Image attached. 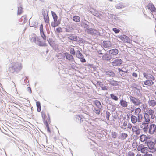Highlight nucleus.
Here are the masks:
<instances>
[{"label": "nucleus", "instance_id": "aec40b11", "mask_svg": "<svg viewBox=\"0 0 156 156\" xmlns=\"http://www.w3.org/2000/svg\"><path fill=\"white\" fill-rule=\"evenodd\" d=\"M83 116L82 115H76L75 117V119L76 120V121L77 122H81V121H83V120H82L83 119Z\"/></svg>", "mask_w": 156, "mask_h": 156}, {"label": "nucleus", "instance_id": "39448f33", "mask_svg": "<svg viewBox=\"0 0 156 156\" xmlns=\"http://www.w3.org/2000/svg\"><path fill=\"white\" fill-rule=\"evenodd\" d=\"M113 58L112 56L109 54L108 52L107 51L106 53L104 55L102 56V58L103 60L105 61H109Z\"/></svg>", "mask_w": 156, "mask_h": 156}, {"label": "nucleus", "instance_id": "ddd939ff", "mask_svg": "<svg viewBox=\"0 0 156 156\" xmlns=\"http://www.w3.org/2000/svg\"><path fill=\"white\" fill-rule=\"evenodd\" d=\"M107 52L113 57L114 55H117L119 51L117 49L115 48L108 51Z\"/></svg>", "mask_w": 156, "mask_h": 156}, {"label": "nucleus", "instance_id": "680f3d73", "mask_svg": "<svg viewBox=\"0 0 156 156\" xmlns=\"http://www.w3.org/2000/svg\"><path fill=\"white\" fill-rule=\"evenodd\" d=\"M101 88L102 90H108L107 87L106 86H102Z\"/></svg>", "mask_w": 156, "mask_h": 156}, {"label": "nucleus", "instance_id": "864d4df0", "mask_svg": "<svg viewBox=\"0 0 156 156\" xmlns=\"http://www.w3.org/2000/svg\"><path fill=\"white\" fill-rule=\"evenodd\" d=\"M148 113L149 115H151L154 114V112L153 110L150 109L148 110Z\"/></svg>", "mask_w": 156, "mask_h": 156}, {"label": "nucleus", "instance_id": "603ef678", "mask_svg": "<svg viewBox=\"0 0 156 156\" xmlns=\"http://www.w3.org/2000/svg\"><path fill=\"white\" fill-rule=\"evenodd\" d=\"M113 31L115 33H118L120 31V30L116 28H114L112 29Z\"/></svg>", "mask_w": 156, "mask_h": 156}, {"label": "nucleus", "instance_id": "a19ab883", "mask_svg": "<svg viewBox=\"0 0 156 156\" xmlns=\"http://www.w3.org/2000/svg\"><path fill=\"white\" fill-rule=\"evenodd\" d=\"M118 134L115 132L112 131L111 132V136L112 138L115 139L117 138Z\"/></svg>", "mask_w": 156, "mask_h": 156}, {"label": "nucleus", "instance_id": "6ab92c4d", "mask_svg": "<svg viewBox=\"0 0 156 156\" xmlns=\"http://www.w3.org/2000/svg\"><path fill=\"white\" fill-rule=\"evenodd\" d=\"M109 83L111 85L113 86H117L119 85V83L118 82L115 81L113 79L108 80Z\"/></svg>", "mask_w": 156, "mask_h": 156}, {"label": "nucleus", "instance_id": "2eb2a0df", "mask_svg": "<svg viewBox=\"0 0 156 156\" xmlns=\"http://www.w3.org/2000/svg\"><path fill=\"white\" fill-rule=\"evenodd\" d=\"M102 45L105 48L110 47L111 46V42L108 41H103L102 43Z\"/></svg>", "mask_w": 156, "mask_h": 156}, {"label": "nucleus", "instance_id": "bf43d9fd", "mask_svg": "<svg viewBox=\"0 0 156 156\" xmlns=\"http://www.w3.org/2000/svg\"><path fill=\"white\" fill-rule=\"evenodd\" d=\"M97 85H99L100 87H101L102 86H103V84L100 81H97L96 83Z\"/></svg>", "mask_w": 156, "mask_h": 156}, {"label": "nucleus", "instance_id": "e433bc0d", "mask_svg": "<svg viewBox=\"0 0 156 156\" xmlns=\"http://www.w3.org/2000/svg\"><path fill=\"white\" fill-rule=\"evenodd\" d=\"M23 12V8L20 5L18 7L17 15H20Z\"/></svg>", "mask_w": 156, "mask_h": 156}, {"label": "nucleus", "instance_id": "dca6fc26", "mask_svg": "<svg viewBox=\"0 0 156 156\" xmlns=\"http://www.w3.org/2000/svg\"><path fill=\"white\" fill-rule=\"evenodd\" d=\"M147 7L148 9H150L151 12H156V8L152 3H149Z\"/></svg>", "mask_w": 156, "mask_h": 156}, {"label": "nucleus", "instance_id": "58836bf2", "mask_svg": "<svg viewBox=\"0 0 156 156\" xmlns=\"http://www.w3.org/2000/svg\"><path fill=\"white\" fill-rule=\"evenodd\" d=\"M44 18L45 23L47 24L49 23V20L48 15H47L46 16H44Z\"/></svg>", "mask_w": 156, "mask_h": 156}, {"label": "nucleus", "instance_id": "cd10ccee", "mask_svg": "<svg viewBox=\"0 0 156 156\" xmlns=\"http://www.w3.org/2000/svg\"><path fill=\"white\" fill-rule=\"evenodd\" d=\"M144 83L145 85L151 86L154 83L152 80H147L144 82Z\"/></svg>", "mask_w": 156, "mask_h": 156}, {"label": "nucleus", "instance_id": "b1692460", "mask_svg": "<svg viewBox=\"0 0 156 156\" xmlns=\"http://www.w3.org/2000/svg\"><path fill=\"white\" fill-rule=\"evenodd\" d=\"M147 136L144 134H142L140 136V140L142 142L147 141L146 140Z\"/></svg>", "mask_w": 156, "mask_h": 156}, {"label": "nucleus", "instance_id": "6e6552de", "mask_svg": "<svg viewBox=\"0 0 156 156\" xmlns=\"http://www.w3.org/2000/svg\"><path fill=\"white\" fill-rule=\"evenodd\" d=\"M130 100L135 105H138L140 104V101L138 99L132 96H130L129 97Z\"/></svg>", "mask_w": 156, "mask_h": 156}, {"label": "nucleus", "instance_id": "338daca9", "mask_svg": "<svg viewBox=\"0 0 156 156\" xmlns=\"http://www.w3.org/2000/svg\"><path fill=\"white\" fill-rule=\"evenodd\" d=\"M47 41H48V43L50 45L52 46V41H51V39L49 38L48 40L47 39Z\"/></svg>", "mask_w": 156, "mask_h": 156}, {"label": "nucleus", "instance_id": "de8ad7c7", "mask_svg": "<svg viewBox=\"0 0 156 156\" xmlns=\"http://www.w3.org/2000/svg\"><path fill=\"white\" fill-rule=\"evenodd\" d=\"M70 52L71 54L73 55H75L76 54V51H75L73 48H71L70 50Z\"/></svg>", "mask_w": 156, "mask_h": 156}, {"label": "nucleus", "instance_id": "f3484780", "mask_svg": "<svg viewBox=\"0 0 156 156\" xmlns=\"http://www.w3.org/2000/svg\"><path fill=\"white\" fill-rule=\"evenodd\" d=\"M118 37L120 38L122 40H123L124 41L127 42H128L130 41V39L129 37L124 35L122 36H119Z\"/></svg>", "mask_w": 156, "mask_h": 156}, {"label": "nucleus", "instance_id": "0e129e2a", "mask_svg": "<svg viewBox=\"0 0 156 156\" xmlns=\"http://www.w3.org/2000/svg\"><path fill=\"white\" fill-rule=\"evenodd\" d=\"M156 151V149H151V150H148V152H147V153L148 152H152V153H154Z\"/></svg>", "mask_w": 156, "mask_h": 156}, {"label": "nucleus", "instance_id": "e2e57ef3", "mask_svg": "<svg viewBox=\"0 0 156 156\" xmlns=\"http://www.w3.org/2000/svg\"><path fill=\"white\" fill-rule=\"evenodd\" d=\"M129 156H134L135 154L133 152L129 151L128 154Z\"/></svg>", "mask_w": 156, "mask_h": 156}, {"label": "nucleus", "instance_id": "a18cd8bd", "mask_svg": "<svg viewBox=\"0 0 156 156\" xmlns=\"http://www.w3.org/2000/svg\"><path fill=\"white\" fill-rule=\"evenodd\" d=\"M100 109H97L96 108H94L93 111L97 114H99L101 112Z\"/></svg>", "mask_w": 156, "mask_h": 156}, {"label": "nucleus", "instance_id": "0eeeda50", "mask_svg": "<svg viewBox=\"0 0 156 156\" xmlns=\"http://www.w3.org/2000/svg\"><path fill=\"white\" fill-rule=\"evenodd\" d=\"M118 70L120 75L122 77H125L126 75H127V74L129 73L128 70L126 69L124 70L120 68H118Z\"/></svg>", "mask_w": 156, "mask_h": 156}, {"label": "nucleus", "instance_id": "a878e982", "mask_svg": "<svg viewBox=\"0 0 156 156\" xmlns=\"http://www.w3.org/2000/svg\"><path fill=\"white\" fill-rule=\"evenodd\" d=\"M94 103L98 108L101 109V103L98 100H95L94 101Z\"/></svg>", "mask_w": 156, "mask_h": 156}, {"label": "nucleus", "instance_id": "2f4dec72", "mask_svg": "<svg viewBox=\"0 0 156 156\" xmlns=\"http://www.w3.org/2000/svg\"><path fill=\"white\" fill-rule=\"evenodd\" d=\"M65 31L67 32H71L73 30V29L72 27H70L69 26H67L66 28H65Z\"/></svg>", "mask_w": 156, "mask_h": 156}, {"label": "nucleus", "instance_id": "f257e3e1", "mask_svg": "<svg viewBox=\"0 0 156 156\" xmlns=\"http://www.w3.org/2000/svg\"><path fill=\"white\" fill-rule=\"evenodd\" d=\"M40 34L41 37L43 39L44 41H41L38 37H32L31 38V41L36 43V44L40 47L46 46H47L46 43L45 41L47 38L45 33L44 31L40 32Z\"/></svg>", "mask_w": 156, "mask_h": 156}, {"label": "nucleus", "instance_id": "49530a36", "mask_svg": "<svg viewBox=\"0 0 156 156\" xmlns=\"http://www.w3.org/2000/svg\"><path fill=\"white\" fill-rule=\"evenodd\" d=\"M42 12L44 17V16H46L47 15H48V12L47 11H46L45 9H42Z\"/></svg>", "mask_w": 156, "mask_h": 156}, {"label": "nucleus", "instance_id": "09e8293b", "mask_svg": "<svg viewBox=\"0 0 156 156\" xmlns=\"http://www.w3.org/2000/svg\"><path fill=\"white\" fill-rule=\"evenodd\" d=\"M106 118L107 120H109V117L110 115V113L108 111H106Z\"/></svg>", "mask_w": 156, "mask_h": 156}, {"label": "nucleus", "instance_id": "69168bd1", "mask_svg": "<svg viewBox=\"0 0 156 156\" xmlns=\"http://www.w3.org/2000/svg\"><path fill=\"white\" fill-rule=\"evenodd\" d=\"M40 32H41L44 31L43 25L42 24H41L40 25Z\"/></svg>", "mask_w": 156, "mask_h": 156}, {"label": "nucleus", "instance_id": "7c9ffc66", "mask_svg": "<svg viewBox=\"0 0 156 156\" xmlns=\"http://www.w3.org/2000/svg\"><path fill=\"white\" fill-rule=\"evenodd\" d=\"M51 13L53 19L54 21H57L58 17L56 14L53 11H51Z\"/></svg>", "mask_w": 156, "mask_h": 156}, {"label": "nucleus", "instance_id": "13d9d810", "mask_svg": "<svg viewBox=\"0 0 156 156\" xmlns=\"http://www.w3.org/2000/svg\"><path fill=\"white\" fill-rule=\"evenodd\" d=\"M111 106V111L112 112H114L116 109V106L113 105H112Z\"/></svg>", "mask_w": 156, "mask_h": 156}, {"label": "nucleus", "instance_id": "72a5a7b5", "mask_svg": "<svg viewBox=\"0 0 156 156\" xmlns=\"http://www.w3.org/2000/svg\"><path fill=\"white\" fill-rule=\"evenodd\" d=\"M75 54L76 55V57L78 58H80V57H82L83 55L82 54L78 49L76 51Z\"/></svg>", "mask_w": 156, "mask_h": 156}, {"label": "nucleus", "instance_id": "5701e85b", "mask_svg": "<svg viewBox=\"0 0 156 156\" xmlns=\"http://www.w3.org/2000/svg\"><path fill=\"white\" fill-rule=\"evenodd\" d=\"M120 104L121 106L123 107H126L128 105L127 102L123 99L120 100Z\"/></svg>", "mask_w": 156, "mask_h": 156}, {"label": "nucleus", "instance_id": "8fccbe9b", "mask_svg": "<svg viewBox=\"0 0 156 156\" xmlns=\"http://www.w3.org/2000/svg\"><path fill=\"white\" fill-rule=\"evenodd\" d=\"M56 30L58 33H60L62 32V30L61 27H59L56 29Z\"/></svg>", "mask_w": 156, "mask_h": 156}, {"label": "nucleus", "instance_id": "1a4fd4ad", "mask_svg": "<svg viewBox=\"0 0 156 156\" xmlns=\"http://www.w3.org/2000/svg\"><path fill=\"white\" fill-rule=\"evenodd\" d=\"M145 144H146L147 146L150 150L155 149L154 146L155 144L153 142L150 140L147 141H146L145 142Z\"/></svg>", "mask_w": 156, "mask_h": 156}, {"label": "nucleus", "instance_id": "423d86ee", "mask_svg": "<svg viewBox=\"0 0 156 156\" xmlns=\"http://www.w3.org/2000/svg\"><path fill=\"white\" fill-rule=\"evenodd\" d=\"M138 151L140 150L142 153H147L148 149L147 147H144V145H139L137 148Z\"/></svg>", "mask_w": 156, "mask_h": 156}, {"label": "nucleus", "instance_id": "20e7f679", "mask_svg": "<svg viewBox=\"0 0 156 156\" xmlns=\"http://www.w3.org/2000/svg\"><path fill=\"white\" fill-rule=\"evenodd\" d=\"M122 61L119 58L115 59L111 62V64L114 66H119L122 63Z\"/></svg>", "mask_w": 156, "mask_h": 156}, {"label": "nucleus", "instance_id": "052dcab7", "mask_svg": "<svg viewBox=\"0 0 156 156\" xmlns=\"http://www.w3.org/2000/svg\"><path fill=\"white\" fill-rule=\"evenodd\" d=\"M142 118V115L140 114L138 116V119H137V120L138 122H140L141 121V119Z\"/></svg>", "mask_w": 156, "mask_h": 156}, {"label": "nucleus", "instance_id": "c85d7f7f", "mask_svg": "<svg viewBox=\"0 0 156 156\" xmlns=\"http://www.w3.org/2000/svg\"><path fill=\"white\" fill-rule=\"evenodd\" d=\"M115 7L118 9H120L125 7V5L123 3H120L116 5Z\"/></svg>", "mask_w": 156, "mask_h": 156}, {"label": "nucleus", "instance_id": "c756f323", "mask_svg": "<svg viewBox=\"0 0 156 156\" xmlns=\"http://www.w3.org/2000/svg\"><path fill=\"white\" fill-rule=\"evenodd\" d=\"M91 13L94 15L97 16V17H101V16H102V15L101 14V13H98V12L97 11H94H94H90Z\"/></svg>", "mask_w": 156, "mask_h": 156}, {"label": "nucleus", "instance_id": "7ed1b4c3", "mask_svg": "<svg viewBox=\"0 0 156 156\" xmlns=\"http://www.w3.org/2000/svg\"><path fill=\"white\" fill-rule=\"evenodd\" d=\"M144 118L145 121L143 122L142 125L140 126V127L143 129L145 132H147L149 128L148 124L150 121L149 116L148 113H144Z\"/></svg>", "mask_w": 156, "mask_h": 156}, {"label": "nucleus", "instance_id": "9d476101", "mask_svg": "<svg viewBox=\"0 0 156 156\" xmlns=\"http://www.w3.org/2000/svg\"><path fill=\"white\" fill-rule=\"evenodd\" d=\"M143 75L144 77L147 80H154L155 78L152 75L148 74L147 73L144 72L143 73Z\"/></svg>", "mask_w": 156, "mask_h": 156}, {"label": "nucleus", "instance_id": "774afa93", "mask_svg": "<svg viewBox=\"0 0 156 156\" xmlns=\"http://www.w3.org/2000/svg\"><path fill=\"white\" fill-rule=\"evenodd\" d=\"M132 76L135 78H137L138 76L137 74L135 72H133L132 73Z\"/></svg>", "mask_w": 156, "mask_h": 156}, {"label": "nucleus", "instance_id": "9b49d317", "mask_svg": "<svg viewBox=\"0 0 156 156\" xmlns=\"http://www.w3.org/2000/svg\"><path fill=\"white\" fill-rule=\"evenodd\" d=\"M68 38L70 40L75 41H77L78 40L77 36L73 34H69Z\"/></svg>", "mask_w": 156, "mask_h": 156}, {"label": "nucleus", "instance_id": "4c0bfd02", "mask_svg": "<svg viewBox=\"0 0 156 156\" xmlns=\"http://www.w3.org/2000/svg\"><path fill=\"white\" fill-rule=\"evenodd\" d=\"M30 26L31 27L37 28L38 27V23L36 21H33L31 24H30Z\"/></svg>", "mask_w": 156, "mask_h": 156}, {"label": "nucleus", "instance_id": "bb28decb", "mask_svg": "<svg viewBox=\"0 0 156 156\" xmlns=\"http://www.w3.org/2000/svg\"><path fill=\"white\" fill-rule=\"evenodd\" d=\"M148 104L150 106L154 107L156 105V101L154 100L149 99L148 101Z\"/></svg>", "mask_w": 156, "mask_h": 156}, {"label": "nucleus", "instance_id": "3c124183", "mask_svg": "<svg viewBox=\"0 0 156 156\" xmlns=\"http://www.w3.org/2000/svg\"><path fill=\"white\" fill-rule=\"evenodd\" d=\"M106 16L107 17H108L109 19H112L113 18V16H114V15L112 14H109V13H108L106 15Z\"/></svg>", "mask_w": 156, "mask_h": 156}, {"label": "nucleus", "instance_id": "4be33fe9", "mask_svg": "<svg viewBox=\"0 0 156 156\" xmlns=\"http://www.w3.org/2000/svg\"><path fill=\"white\" fill-rule=\"evenodd\" d=\"M60 23V21L59 20L52 22L51 23V26L54 27H55L57 26H58Z\"/></svg>", "mask_w": 156, "mask_h": 156}, {"label": "nucleus", "instance_id": "412c9836", "mask_svg": "<svg viewBox=\"0 0 156 156\" xmlns=\"http://www.w3.org/2000/svg\"><path fill=\"white\" fill-rule=\"evenodd\" d=\"M66 58L69 60H73L74 58L73 56L69 53L66 52L65 53Z\"/></svg>", "mask_w": 156, "mask_h": 156}, {"label": "nucleus", "instance_id": "c9c22d12", "mask_svg": "<svg viewBox=\"0 0 156 156\" xmlns=\"http://www.w3.org/2000/svg\"><path fill=\"white\" fill-rule=\"evenodd\" d=\"M131 118V122L133 123H135L136 122L137 118L135 116L132 115Z\"/></svg>", "mask_w": 156, "mask_h": 156}, {"label": "nucleus", "instance_id": "f8f14e48", "mask_svg": "<svg viewBox=\"0 0 156 156\" xmlns=\"http://www.w3.org/2000/svg\"><path fill=\"white\" fill-rule=\"evenodd\" d=\"M87 30V32L88 33L92 34L94 35L95 34H98L99 35H100V33L99 32L97 31L95 29H93L92 28H88Z\"/></svg>", "mask_w": 156, "mask_h": 156}, {"label": "nucleus", "instance_id": "79ce46f5", "mask_svg": "<svg viewBox=\"0 0 156 156\" xmlns=\"http://www.w3.org/2000/svg\"><path fill=\"white\" fill-rule=\"evenodd\" d=\"M41 115L44 123H45L46 122H48L45 120L46 115L45 113L44 112H41Z\"/></svg>", "mask_w": 156, "mask_h": 156}, {"label": "nucleus", "instance_id": "6e6d98bb", "mask_svg": "<svg viewBox=\"0 0 156 156\" xmlns=\"http://www.w3.org/2000/svg\"><path fill=\"white\" fill-rule=\"evenodd\" d=\"M139 126H138L136 125L135 126H133L132 129V130L133 131H134V130H138L139 129Z\"/></svg>", "mask_w": 156, "mask_h": 156}, {"label": "nucleus", "instance_id": "5fc2aeb1", "mask_svg": "<svg viewBox=\"0 0 156 156\" xmlns=\"http://www.w3.org/2000/svg\"><path fill=\"white\" fill-rule=\"evenodd\" d=\"M133 131V132H134L137 135H139L140 133V129L138 130H134V131Z\"/></svg>", "mask_w": 156, "mask_h": 156}, {"label": "nucleus", "instance_id": "473e14b6", "mask_svg": "<svg viewBox=\"0 0 156 156\" xmlns=\"http://www.w3.org/2000/svg\"><path fill=\"white\" fill-rule=\"evenodd\" d=\"M73 20L74 21L79 22L80 20V18L78 16L76 15L73 16Z\"/></svg>", "mask_w": 156, "mask_h": 156}, {"label": "nucleus", "instance_id": "a211bd4d", "mask_svg": "<svg viewBox=\"0 0 156 156\" xmlns=\"http://www.w3.org/2000/svg\"><path fill=\"white\" fill-rule=\"evenodd\" d=\"M89 23L88 21L85 20L84 21L82 22L81 25L84 28H85L86 30H87L90 27L88 25Z\"/></svg>", "mask_w": 156, "mask_h": 156}, {"label": "nucleus", "instance_id": "f03ea898", "mask_svg": "<svg viewBox=\"0 0 156 156\" xmlns=\"http://www.w3.org/2000/svg\"><path fill=\"white\" fill-rule=\"evenodd\" d=\"M11 64V66H9V70L12 73H14L15 72H18L22 69L21 64L19 62H12Z\"/></svg>", "mask_w": 156, "mask_h": 156}, {"label": "nucleus", "instance_id": "37998d69", "mask_svg": "<svg viewBox=\"0 0 156 156\" xmlns=\"http://www.w3.org/2000/svg\"><path fill=\"white\" fill-rule=\"evenodd\" d=\"M23 20V22L22 23L23 24L25 23L27 21V20L26 19V16H22L21 18L20 19V21H22Z\"/></svg>", "mask_w": 156, "mask_h": 156}, {"label": "nucleus", "instance_id": "ea45409f", "mask_svg": "<svg viewBox=\"0 0 156 156\" xmlns=\"http://www.w3.org/2000/svg\"><path fill=\"white\" fill-rule=\"evenodd\" d=\"M111 98L112 99L117 101H118V98L116 95H115L114 94H111L110 95Z\"/></svg>", "mask_w": 156, "mask_h": 156}, {"label": "nucleus", "instance_id": "4468645a", "mask_svg": "<svg viewBox=\"0 0 156 156\" xmlns=\"http://www.w3.org/2000/svg\"><path fill=\"white\" fill-rule=\"evenodd\" d=\"M155 124H151L149 125V133L151 134H152L154 133Z\"/></svg>", "mask_w": 156, "mask_h": 156}, {"label": "nucleus", "instance_id": "f704fd0d", "mask_svg": "<svg viewBox=\"0 0 156 156\" xmlns=\"http://www.w3.org/2000/svg\"><path fill=\"white\" fill-rule=\"evenodd\" d=\"M128 134L127 133H121L120 138L122 140H125L127 137Z\"/></svg>", "mask_w": 156, "mask_h": 156}, {"label": "nucleus", "instance_id": "393cba45", "mask_svg": "<svg viewBox=\"0 0 156 156\" xmlns=\"http://www.w3.org/2000/svg\"><path fill=\"white\" fill-rule=\"evenodd\" d=\"M105 74L108 76L109 77H114L115 76V73L112 71H106Z\"/></svg>", "mask_w": 156, "mask_h": 156}, {"label": "nucleus", "instance_id": "4d7b16f0", "mask_svg": "<svg viewBox=\"0 0 156 156\" xmlns=\"http://www.w3.org/2000/svg\"><path fill=\"white\" fill-rule=\"evenodd\" d=\"M80 61L82 63H84L86 62V60L83 56L82 57H80Z\"/></svg>", "mask_w": 156, "mask_h": 156}, {"label": "nucleus", "instance_id": "c03bdc74", "mask_svg": "<svg viewBox=\"0 0 156 156\" xmlns=\"http://www.w3.org/2000/svg\"><path fill=\"white\" fill-rule=\"evenodd\" d=\"M45 125H46V127L47 129V130L48 132L49 133H51V131L50 130V129L49 127V126L48 124V122H46L45 123H44Z\"/></svg>", "mask_w": 156, "mask_h": 156}]
</instances>
